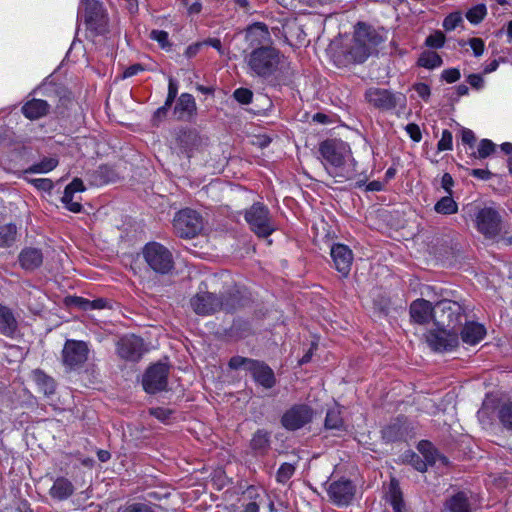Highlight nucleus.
Returning <instances> with one entry per match:
<instances>
[{
    "mask_svg": "<svg viewBox=\"0 0 512 512\" xmlns=\"http://www.w3.org/2000/svg\"><path fill=\"white\" fill-rule=\"evenodd\" d=\"M319 152L326 172L336 182H344L355 177L356 163L346 142L326 140L320 144Z\"/></svg>",
    "mask_w": 512,
    "mask_h": 512,
    "instance_id": "nucleus-1",
    "label": "nucleus"
},
{
    "mask_svg": "<svg viewBox=\"0 0 512 512\" xmlns=\"http://www.w3.org/2000/svg\"><path fill=\"white\" fill-rule=\"evenodd\" d=\"M251 76L269 78L285 64V57L272 46H260L251 50L244 58Z\"/></svg>",
    "mask_w": 512,
    "mask_h": 512,
    "instance_id": "nucleus-2",
    "label": "nucleus"
},
{
    "mask_svg": "<svg viewBox=\"0 0 512 512\" xmlns=\"http://www.w3.org/2000/svg\"><path fill=\"white\" fill-rule=\"evenodd\" d=\"M231 369L243 368L250 373L254 381L265 389H271L276 384L273 370L263 362L234 356L229 361Z\"/></svg>",
    "mask_w": 512,
    "mask_h": 512,
    "instance_id": "nucleus-3",
    "label": "nucleus"
},
{
    "mask_svg": "<svg viewBox=\"0 0 512 512\" xmlns=\"http://www.w3.org/2000/svg\"><path fill=\"white\" fill-rule=\"evenodd\" d=\"M464 317V309L456 301L445 299L437 302L434 306L433 318L437 326L456 331Z\"/></svg>",
    "mask_w": 512,
    "mask_h": 512,
    "instance_id": "nucleus-4",
    "label": "nucleus"
},
{
    "mask_svg": "<svg viewBox=\"0 0 512 512\" xmlns=\"http://www.w3.org/2000/svg\"><path fill=\"white\" fill-rule=\"evenodd\" d=\"M245 220L259 237H267L275 230L269 209L262 203H254L247 209Z\"/></svg>",
    "mask_w": 512,
    "mask_h": 512,
    "instance_id": "nucleus-5",
    "label": "nucleus"
},
{
    "mask_svg": "<svg viewBox=\"0 0 512 512\" xmlns=\"http://www.w3.org/2000/svg\"><path fill=\"white\" fill-rule=\"evenodd\" d=\"M143 256L149 267L157 273L166 274L173 268L171 252L159 243L147 244L144 247Z\"/></svg>",
    "mask_w": 512,
    "mask_h": 512,
    "instance_id": "nucleus-6",
    "label": "nucleus"
},
{
    "mask_svg": "<svg viewBox=\"0 0 512 512\" xmlns=\"http://www.w3.org/2000/svg\"><path fill=\"white\" fill-rule=\"evenodd\" d=\"M173 227L179 237L193 238L202 230L203 220L198 212L187 208L176 213Z\"/></svg>",
    "mask_w": 512,
    "mask_h": 512,
    "instance_id": "nucleus-7",
    "label": "nucleus"
},
{
    "mask_svg": "<svg viewBox=\"0 0 512 512\" xmlns=\"http://www.w3.org/2000/svg\"><path fill=\"white\" fill-rule=\"evenodd\" d=\"M475 226L479 233L486 238H495L500 233L501 218L499 213L491 208L484 207L475 213Z\"/></svg>",
    "mask_w": 512,
    "mask_h": 512,
    "instance_id": "nucleus-8",
    "label": "nucleus"
},
{
    "mask_svg": "<svg viewBox=\"0 0 512 512\" xmlns=\"http://www.w3.org/2000/svg\"><path fill=\"white\" fill-rule=\"evenodd\" d=\"M88 353L86 342L69 339L62 350V363L69 370L77 369L87 361Z\"/></svg>",
    "mask_w": 512,
    "mask_h": 512,
    "instance_id": "nucleus-9",
    "label": "nucleus"
},
{
    "mask_svg": "<svg viewBox=\"0 0 512 512\" xmlns=\"http://www.w3.org/2000/svg\"><path fill=\"white\" fill-rule=\"evenodd\" d=\"M169 367L165 363H156L151 365L143 375V389L149 394L166 389L168 384Z\"/></svg>",
    "mask_w": 512,
    "mask_h": 512,
    "instance_id": "nucleus-10",
    "label": "nucleus"
},
{
    "mask_svg": "<svg viewBox=\"0 0 512 512\" xmlns=\"http://www.w3.org/2000/svg\"><path fill=\"white\" fill-rule=\"evenodd\" d=\"M191 306L199 315L213 314L221 309L230 311L235 308L234 304L229 301L223 302L210 292L197 293L191 299Z\"/></svg>",
    "mask_w": 512,
    "mask_h": 512,
    "instance_id": "nucleus-11",
    "label": "nucleus"
},
{
    "mask_svg": "<svg viewBox=\"0 0 512 512\" xmlns=\"http://www.w3.org/2000/svg\"><path fill=\"white\" fill-rule=\"evenodd\" d=\"M429 346L438 352L451 351L458 346L457 331L438 326L437 330L429 331L426 335Z\"/></svg>",
    "mask_w": 512,
    "mask_h": 512,
    "instance_id": "nucleus-12",
    "label": "nucleus"
},
{
    "mask_svg": "<svg viewBox=\"0 0 512 512\" xmlns=\"http://www.w3.org/2000/svg\"><path fill=\"white\" fill-rule=\"evenodd\" d=\"M375 42L369 37L367 31L359 27L355 31L353 43L348 51V60L355 63H363L371 54Z\"/></svg>",
    "mask_w": 512,
    "mask_h": 512,
    "instance_id": "nucleus-13",
    "label": "nucleus"
},
{
    "mask_svg": "<svg viewBox=\"0 0 512 512\" xmlns=\"http://www.w3.org/2000/svg\"><path fill=\"white\" fill-rule=\"evenodd\" d=\"M313 410L305 404H298L288 409L282 416V425L287 430H298L308 424L313 418Z\"/></svg>",
    "mask_w": 512,
    "mask_h": 512,
    "instance_id": "nucleus-14",
    "label": "nucleus"
},
{
    "mask_svg": "<svg viewBox=\"0 0 512 512\" xmlns=\"http://www.w3.org/2000/svg\"><path fill=\"white\" fill-rule=\"evenodd\" d=\"M365 98L370 105L381 110L393 109L405 100L402 94H393L380 88H370L366 91Z\"/></svg>",
    "mask_w": 512,
    "mask_h": 512,
    "instance_id": "nucleus-15",
    "label": "nucleus"
},
{
    "mask_svg": "<svg viewBox=\"0 0 512 512\" xmlns=\"http://www.w3.org/2000/svg\"><path fill=\"white\" fill-rule=\"evenodd\" d=\"M118 355L130 361H138L143 354V341L135 335H126L117 342Z\"/></svg>",
    "mask_w": 512,
    "mask_h": 512,
    "instance_id": "nucleus-16",
    "label": "nucleus"
},
{
    "mask_svg": "<svg viewBox=\"0 0 512 512\" xmlns=\"http://www.w3.org/2000/svg\"><path fill=\"white\" fill-rule=\"evenodd\" d=\"M328 494L330 499L338 506L348 505L354 495L355 487L349 480H339L331 483Z\"/></svg>",
    "mask_w": 512,
    "mask_h": 512,
    "instance_id": "nucleus-17",
    "label": "nucleus"
},
{
    "mask_svg": "<svg viewBox=\"0 0 512 512\" xmlns=\"http://www.w3.org/2000/svg\"><path fill=\"white\" fill-rule=\"evenodd\" d=\"M330 254L336 270L343 276H347L353 261V253L349 247L344 244H334Z\"/></svg>",
    "mask_w": 512,
    "mask_h": 512,
    "instance_id": "nucleus-18",
    "label": "nucleus"
},
{
    "mask_svg": "<svg viewBox=\"0 0 512 512\" xmlns=\"http://www.w3.org/2000/svg\"><path fill=\"white\" fill-rule=\"evenodd\" d=\"M245 40L248 47L253 50L260 46H269L271 40L269 30L263 23H254L250 25L245 32Z\"/></svg>",
    "mask_w": 512,
    "mask_h": 512,
    "instance_id": "nucleus-19",
    "label": "nucleus"
},
{
    "mask_svg": "<svg viewBox=\"0 0 512 512\" xmlns=\"http://www.w3.org/2000/svg\"><path fill=\"white\" fill-rule=\"evenodd\" d=\"M85 22L87 25L98 32H102L106 24L104 11L98 1L89 2L84 5Z\"/></svg>",
    "mask_w": 512,
    "mask_h": 512,
    "instance_id": "nucleus-20",
    "label": "nucleus"
},
{
    "mask_svg": "<svg viewBox=\"0 0 512 512\" xmlns=\"http://www.w3.org/2000/svg\"><path fill=\"white\" fill-rule=\"evenodd\" d=\"M434 314V307H432L430 301L425 299H417L412 302L410 306L411 318L419 323H426Z\"/></svg>",
    "mask_w": 512,
    "mask_h": 512,
    "instance_id": "nucleus-21",
    "label": "nucleus"
},
{
    "mask_svg": "<svg viewBox=\"0 0 512 512\" xmlns=\"http://www.w3.org/2000/svg\"><path fill=\"white\" fill-rule=\"evenodd\" d=\"M18 260L23 269L35 270L41 266L43 254L40 249L27 247L20 252Z\"/></svg>",
    "mask_w": 512,
    "mask_h": 512,
    "instance_id": "nucleus-22",
    "label": "nucleus"
},
{
    "mask_svg": "<svg viewBox=\"0 0 512 512\" xmlns=\"http://www.w3.org/2000/svg\"><path fill=\"white\" fill-rule=\"evenodd\" d=\"M418 448L422 452L425 459L422 460L419 455L413 454L411 463L416 470L424 472L426 471L428 465H433L436 463L438 455L433 452L432 446L429 443H420Z\"/></svg>",
    "mask_w": 512,
    "mask_h": 512,
    "instance_id": "nucleus-23",
    "label": "nucleus"
},
{
    "mask_svg": "<svg viewBox=\"0 0 512 512\" xmlns=\"http://www.w3.org/2000/svg\"><path fill=\"white\" fill-rule=\"evenodd\" d=\"M485 335V327L476 322L466 323L461 331V339L468 345H476L484 338Z\"/></svg>",
    "mask_w": 512,
    "mask_h": 512,
    "instance_id": "nucleus-24",
    "label": "nucleus"
},
{
    "mask_svg": "<svg viewBox=\"0 0 512 512\" xmlns=\"http://www.w3.org/2000/svg\"><path fill=\"white\" fill-rule=\"evenodd\" d=\"M17 320L13 311L6 305L0 303V333L11 337L17 331Z\"/></svg>",
    "mask_w": 512,
    "mask_h": 512,
    "instance_id": "nucleus-25",
    "label": "nucleus"
},
{
    "mask_svg": "<svg viewBox=\"0 0 512 512\" xmlns=\"http://www.w3.org/2000/svg\"><path fill=\"white\" fill-rule=\"evenodd\" d=\"M74 493L72 482L65 477H58L51 488L49 495L56 500L63 501L68 499Z\"/></svg>",
    "mask_w": 512,
    "mask_h": 512,
    "instance_id": "nucleus-26",
    "label": "nucleus"
},
{
    "mask_svg": "<svg viewBox=\"0 0 512 512\" xmlns=\"http://www.w3.org/2000/svg\"><path fill=\"white\" fill-rule=\"evenodd\" d=\"M49 105L41 99H32L22 107V112L28 119H38L47 114Z\"/></svg>",
    "mask_w": 512,
    "mask_h": 512,
    "instance_id": "nucleus-27",
    "label": "nucleus"
},
{
    "mask_svg": "<svg viewBox=\"0 0 512 512\" xmlns=\"http://www.w3.org/2000/svg\"><path fill=\"white\" fill-rule=\"evenodd\" d=\"M446 508L449 512H471L469 499L464 492H458L453 495L446 502Z\"/></svg>",
    "mask_w": 512,
    "mask_h": 512,
    "instance_id": "nucleus-28",
    "label": "nucleus"
},
{
    "mask_svg": "<svg viewBox=\"0 0 512 512\" xmlns=\"http://www.w3.org/2000/svg\"><path fill=\"white\" fill-rule=\"evenodd\" d=\"M387 501L393 507L394 512H403V500L402 494L399 488V484L395 479L390 481L389 490L387 492Z\"/></svg>",
    "mask_w": 512,
    "mask_h": 512,
    "instance_id": "nucleus-29",
    "label": "nucleus"
},
{
    "mask_svg": "<svg viewBox=\"0 0 512 512\" xmlns=\"http://www.w3.org/2000/svg\"><path fill=\"white\" fill-rule=\"evenodd\" d=\"M251 448L257 453H265L270 447V433L265 430H257L250 442Z\"/></svg>",
    "mask_w": 512,
    "mask_h": 512,
    "instance_id": "nucleus-30",
    "label": "nucleus"
},
{
    "mask_svg": "<svg viewBox=\"0 0 512 512\" xmlns=\"http://www.w3.org/2000/svg\"><path fill=\"white\" fill-rule=\"evenodd\" d=\"M434 210L442 215H452L457 213L458 204L452 198L451 194H448L435 203Z\"/></svg>",
    "mask_w": 512,
    "mask_h": 512,
    "instance_id": "nucleus-31",
    "label": "nucleus"
},
{
    "mask_svg": "<svg viewBox=\"0 0 512 512\" xmlns=\"http://www.w3.org/2000/svg\"><path fill=\"white\" fill-rule=\"evenodd\" d=\"M34 379L41 391L44 392L45 395H50L55 392V382L54 380L44 374L41 371L34 372Z\"/></svg>",
    "mask_w": 512,
    "mask_h": 512,
    "instance_id": "nucleus-32",
    "label": "nucleus"
},
{
    "mask_svg": "<svg viewBox=\"0 0 512 512\" xmlns=\"http://www.w3.org/2000/svg\"><path fill=\"white\" fill-rule=\"evenodd\" d=\"M17 228L14 224L0 226V247H9L15 240Z\"/></svg>",
    "mask_w": 512,
    "mask_h": 512,
    "instance_id": "nucleus-33",
    "label": "nucleus"
},
{
    "mask_svg": "<svg viewBox=\"0 0 512 512\" xmlns=\"http://www.w3.org/2000/svg\"><path fill=\"white\" fill-rule=\"evenodd\" d=\"M58 165V160L56 158H44L38 163H35L31 167H29L25 173H38L45 174L52 171Z\"/></svg>",
    "mask_w": 512,
    "mask_h": 512,
    "instance_id": "nucleus-34",
    "label": "nucleus"
},
{
    "mask_svg": "<svg viewBox=\"0 0 512 512\" xmlns=\"http://www.w3.org/2000/svg\"><path fill=\"white\" fill-rule=\"evenodd\" d=\"M325 427L328 429H340L343 427V419L338 406H334L327 411Z\"/></svg>",
    "mask_w": 512,
    "mask_h": 512,
    "instance_id": "nucleus-35",
    "label": "nucleus"
},
{
    "mask_svg": "<svg viewBox=\"0 0 512 512\" xmlns=\"http://www.w3.org/2000/svg\"><path fill=\"white\" fill-rule=\"evenodd\" d=\"M418 63L420 66L428 68V69H434L436 67L441 66L442 59L440 55H438L434 51H426L422 53L420 56Z\"/></svg>",
    "mask_w": 512,
    "mask_h": 512,
    "instance_id": "nucleus-36",
    "label": "nucleus"
},
{
    "mask_svg": "<svg viewBox=\"0 0 512 512\" xmlns=\"http://www.w3.org/2000/svg\"><path fill=\"white\" fill-rule=\"evenodd\" d=\"M498 418L505 429L512 431V402L504 403L499 407Z\"/></svg>",
    "mask_w": 512,
    "mask_h": 512,
    "instance_id": "nucleus-37",
    "label": "nucleus"
},
{
    "mask_svg": "<svg viewBox=\"0 0 512 512\" xmlns=\"http://www.w3.org/2000/svg\"><path fill=\"white\" fill-rule=\"evenodd\" d=\"M496 145L489 139H482L477 147V151L471 154L472 157L477 159H485L494 153Z\"/></svg>",
    "mask_w": 512,
    "mask_h": 512,
    "instance_id": "nucleus-38",
    "label": "nucleus"
},
{
    "mask_svg": "<svg viewBox=\"0 0 512 512\" xmlns=\"http://www.w3.org/2000/svg\"><path fill=\"white\" fill-rule=\"evenodd\" d=\"M175 109L179 112L191 114L196 109L194 97L188 93L181 94Z\"/></svg>",
    "mask_w": 512,
    "mask_h": 512,
    "instance_id": "nucleus-39",
    "label": "nucleus"
},
{
    "mask_svg": "<svg viewBox=\"0 0 512 512\" xmlns=\"http://www.w3.org/2000/svg\"><path fill=\"white\" fill-rule=\"evenodd\" d=\"M487 14V8L484 4H478L466 13V18L471 24H479Z\"/></svg>",
    "mask_w": 512,
    "mask_h": 512,
    "instance_id": "nucleus-40",
    "label": "nucleus"
},
{
    "mask_svg": "<svg viewBox=\"0 0 512 512\" xmlns=\"http://www.w3.org/2000/svg\"><path fill=\"white\" fill-rule=\"evenodd\" d=\"M119 512H157V509L150 503L134 502L121 507Z\"/></svg>",
    "mask_w": 512,
    "mask_h": 512,
    "instance_id": "nucleus-41",
    "label": "nucleus"
},
{
    "mask_svg": "<svg viewBox=\"0 0 512 512\" xmlns=\"http://www.w3.org/2000/svg\"><path fill=\"white\" fill-rule=\"evenodd\" d=\"M295 472V466L290 463H283L276 474V479L279 483L285 484Z\"/></svg>",
    "mask_w": 512,
    "mask_h": 512,
    "instance_id": "nucleus-42",
    "label": "nucleus"
},
{
    "mask_svg": "<svg viewBox=\"0 0 512 512\" xmlns=\"http://www.w3.org/2000/svg\"><path fill=\"white\" fill-rule=\"evenodd\" d=\"M61 201L73 213H79L82 209V205L78 200H74V194L72 193L64 191Z\"/></svg>",
    "mask_w": 512,
    "mask_h": 512,
    "instance_id": "nucleus-43",
    "label": "nucleus"
},
{
    "mask_svg": "<svg viewBox=\"0 0 512 512\" xmlns=\"http://www.w3.org/2000/svg\"><path fill=\"white\" fill-rule=\"evenodd\" d=\"M463 22V17L460 12H453L449 14L443 21V27L446 31H452Z\"/></svg>",
    "mask_w": 512,
    "mask_h": 512,
    "instance_id": "nucleus-44",
    "label": "nucleus"
},
{
    "mask_svg": "<svg viewBox=\"0 0 512 512\" xmlns=\"http://www.w3.org/2000/svg\"><path fill=\"white\" fill-rule=\"evenodd\" d=\"M453 147V136L449 130H443L441 138L438 141L437 148L439 151H448Z\"/></svg>",
    "mask_w": 512,
    "mask_h": 512,
    "instance_id": "nucleus-45",
    "label": "nucleus"
},
{
    "mask_svg": "<svg viewBox=\"0 0 512 512\" xmlns=\"http://www.w3.org/2000/svg\"><path fill=\"white\" fill-rule=\"evenodd\" d=\"M444 42L445 35L441 31L434 32L425 40L426 45L432 48H441L444 45Z\"/></svg>",
    "mask_w": 512,
    "mask_h": 512,
    "instance_id": "nucleus-46",
    "label": "nucleus"
},
{
    "mask_svg": "<svg viewBox=\"0 0 512 512\" xmlns=\"http://www.w3.org/2000/svg\"><path fill=\"white\" fill-rule=\"evenodd\" d=\"M234 98L241 104H249L252 100L253 93L246 88H238L233 93Z\"/></svg>",
    "mask_w": 512,
    "mask_h": 512,
    "instance_id": "nucleus-47",
    "label": "nucleus"
},
{
    "mask_svg": "<svg viewBox=\"0 0 512 512\" xmlns=\"http://www.w3.org/2000/svg\"><path fill=\"white\" fill-rule=\"evenodd\" d=\"M151 39L157 41L162 48L170 46L168 33L163 30H152L150 33Z\"/></svg>",
    "mask_w": 512,
    "mask_h": 512,
    "instance_id": "nucleus-48",
    "label": "nucleus"
},
{
    "mask_svg": "<svg viewBox=\"0 0 512 512\" xmlns=\"http://www.w3.org/2000/svg\"><path fill=\"white\" fill-rule=\"evenodd\" d=\"M468 44L472 48L473 53L476 57H480L483 55L484 49H485V43L481 38H476V37L471 38V39H469Z\"/></svg>",
    "mask_w": 512,
    "mask_h": 512,
    "instance_id": "nucleus-49",
    "label": "nucleus"
},
{
    "mask_svg": "<svg viewBox=\"0 0 512 512\" xmlns=\"http://www.w3.org/2000/svg\"><path fill=\"white\" fill-rule=\"evenodd\" d=\"M30 183L37 189L43 191H51L53 188V182L48 178L31 179Z\"/></svg>",
    "mask_w": 512,
    "mask_h": 512,
    "instance_id": "nucleus-50",
    "label": "nucleus"
},
{
    "mask_svg": "<svg viewBox=\"0 0 512 512\" xmlns=\"http://www.w3.org/2000/svg\"><path fill=\"white\" fill-rule=\"evenodd\" d=\"M442 78L447 83H454L460 78V72L456 68L446 69L442 72Z\"/></svg>",
    "mask_w": 512,
    "mask_h": 512,
    "instance_id": "nucleus-51",
    "label": "nucleus"
},
{
    "mask_svg": "<svg viewBox=\"0 0 512 512\" xmlns=\"http://www.w3.org/2000/svg\"><path fill=\"white\" fill-rule=\"evenodd\" d=\"M406 132L409 134L410 138L415 142H419L422 138L419 126L414 123H410L406 126Z\"/></svg>",
    "mask_w": 512,
    "mask_h": 512,
    "instance_id": "nucleus-52",
    "label": "nucleus"
},
{
    "mask_svg": "<svg viewBox=\"0 0 512 512\" xmlns=\"http://www.w3.org/2000/svg\"><path fill=\"white\" fill-rule=\"evenodd\" d=\"M413 88L417 95L424 100H427L431 94L430 87L425 83H417L413 86Z\"/></svg>",
    "mask_w": 512,
    "mask_h": 512,
    "instance_id": "nucleus-53",
    "label": "nucleus"
},
{
    "mask_svg": "<svg viewBox=\"0 0 512 512\" xmlns=\"http://www.w3.org/2000/svg\"><path fill=\"white\" fill-rule=\"evenodd\" d=\"M85 190L84 184L81 179L75 178L69 185L66 186V192L75 194L76 192H82Z\"/></svg>",
    "mask_w": 512,
    "mask_h": 512,
    "instance_id": "nucleus-54",
    "label": "nucleus"
},
{
    "mask_svg": "<svg viewBox=\"0 0 512 512\" xmlns=\"http://www.w3.org/2000/svg\"><path fill=\"white\" fill-rule=\"evenodd\" d=\"M178 93V88L176 83L173 81L172 78L169 79V87H168V96L166 99V106H170L174 99L176 98Z\"/></svg>",
    "mask_w": 512,
    "mask_h": 512,
    "instance_id": "nucleus-55",
    "label": "nucleus"
},
{
    "mask_svg": "<svg viewBox=\"0 0 512 512\" xmlns=\"http://www.w3.org/2000/svg\"><path fill=\"white\" fill-rule=\"evenodd\" d=\"M150 414L153 415L155 418L159 419L160 421H166L169 418L171 411L166 408L158 407L151 409Z\"/></svg>",
    "mask_w": 512,
    "mask_h": 512,
    "instance_id": "nucleus-56",
    "label": "nucleus"
},
{
    "mask_svg": "<svg viewBox=\"0 0 512 512\" xmlns=\"http://www.w3.org/2000/svg\"><path fill=\"white\" fill-rule=\"evenodd\" d=\"M454 185V181L452 176L449 173H444L441 178V187L448 193L452 194V187Z\"/></svg>",
    "mask_w": 512,
    "mask_h": 512,
    "instance_id": "nucleus-57",
    "label": "nucleus"
},
{
    "mask_svg": "<svg viewBox=\"0 0 512 512\" xmlns=\"http://www.w3.org/2000/svg\"><path fill=\"white\" fill-rule=\"evenodd\" d=\"M202 43H204V45L213 47L221 55L225 54V50L222 47V43H221L220 39H218V38H209L205 41H202Z\"/></svg>",
    "mask_w": 512,
    "mask_h": 512,
    "instance_id": "nucleus-58",
    "label": "nucleus"
},
{
    "mask_svg": "<svg viewBox=\"0 0 512 512\" xmlns=\"http://www.w3.org/2000/svg\"><path fill=\"white\" fill-rule=\"evenodd\" d=\"M202 46H204V43L202 42H196L192 45H189L184 52L185 56L187 58H192L196 56Z\"/></svg>",
    "mask_w": 512,
    "mask_h": 512,
    "instance_id": "nucleus-59",
    "label": "nucleus"
},
{
    "mask_svg": "<svg viewBox=\"0 0 512 512\" xmlns=\"http://www.w3.org/2000/svg\"><path fill=\"white\" fill-rule=\"evenodd\" d=\"M461 139L464 144L472 146L475 141V134L472 130L464 128L462 129Z\"/></svg>",
    "mask_w": 512,
    "mask_h": 512,
    "instance_id": "nucleus-60",
    "label": "nucleus"
},
{
    "mask_svg": "<svg viewBox=\"0 0 512 512\" xmlns=\"http://www.w3.org/2000/svg\"><path fill=\"white\" fill-rule=\"evenodd\" d=\"M470 175H472L478 179H481V180H488L491 178L492 173L486 169H472L470 171Z\"/></svg>",
    "mask_w": 512,
    "mask_h": 512,
    "instance_id": "nucleus-61",
    "label": "nucleus"
},
{
    "mask_svg": "<svg viewBox=\"0 0 512 512\" xmlns=\"http://www.w3.org/2000/svg\"><path fill=\"white\" fill-rule=\"evenodd\" d=\"M468 82L472 87H474L476 89H480V88H482L484 81L480 75L471 74L468 76Z\"/></svg>",
    "mask_w": 512,
    "mask_h": 512,
    "instance_id": "nucleus-62",
    "label": "nucleus"
},
{
    "mask_svg": "<svg viewBox=\"0 0 512 512\" xmlns=\"http://www.w3.org/2000/svg\"><path fill=\"white\" fill-rule=\"evenodd\" d=\"M140 71H143V67L142 65L140 64H134L130 67H128L124 73H123V77L124 78H129V77H132L136 74H138Z\"/></svg>",
    "mask_w": 512,
    "mask_h": 512,
    "instance_id": "nucleus-63",
    "label": "nucleus"
},
{
    "mask_svg": "<svg viewBox=\"0 0 512 512\" xmlns=\"http://www.w3.org/2000/svg\"><path fill=\"white\" fill-rule=\"evenodd\" d=\"M259 504L256 501H251L245 505L244 512H258Z\"/></svg>",
    "mask_w": 512,
    "mask_h": 512,
    "instance_id": "nucleus-64",
    "label": "nucleus"
}]
</instances>
